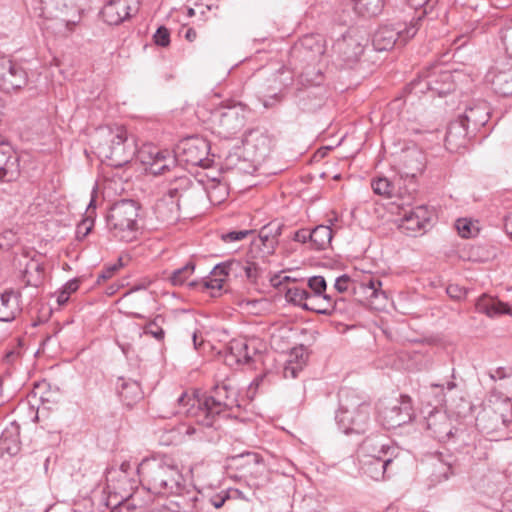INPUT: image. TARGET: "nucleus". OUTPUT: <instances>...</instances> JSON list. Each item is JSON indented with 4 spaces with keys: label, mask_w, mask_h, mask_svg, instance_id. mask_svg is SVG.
Listing matches in <instances>:
<instances>
[{
    "label": "nucleus",
    "mask_w": 512,
    "mask_h": 512,
    "mask_svg": "<svg viewBox=\"0 0 512 512\" xmlns=\"http://www.w3.org/2000/svg\"><path fill=\"white\" fill-rule=\"evenodd\" d=\"M236 395L235 389L226 383L216 385L211 395L202 400L183 393L178 398L179 413L195 419L199 425L212 427L223 411L237 405Z\"/></svg>",
    "instance_id": "obj_1"
},
{
    "label": "nucleus",
    "mask_w": 512,
    "mask_h": 512,
    "mask_svg": "<svg viewBox=\"0 0 512 512\" xmlns=\"http://www.w3.org/2000/svg\"><path fill=\"white\" fill-rule=\"evenodd\" d=\"M138 473L148 490L159 495H178L185 488L184 478L179 469L159 460H144L138 467Z\"/></svg>",
    "instance_id": "obj_2"
},
{
    "label": "nucleus",
    "mask_w": 512,
    "mask_h": 512,
    "mask_svg": "<svg viewBox=\"0 0 512 512\" xmlns=\"http://www.w3.org/2000/svg\"><path fill=\"white\" fill-rule=\"evenodd\" d=\"M93 147L100 157L109 161V165L121 167L128 163L134 154L128 148L127 130L121 125H107L96 129L92 137Z\"/></svg>",
    "instance_id": "obj_3"
},
{
    "label": "nucleus",
    "mask_w": 512,
    "mask_h": 512,
    "mask_svg": "<svg viewBox=\"0 0 512 512\" xmlns=\"http://www.w3.org/2000/svg\"><path fill=\"white\" fill-rule=\"evenodd\" d=\"M372 408L369 402L351 390L340 393V408L336 414L339 427L345 434H363L371 424Z\"/></svg>",
    "instance_id": "obj_4"
},
{
    "label": "nucleus",
    "mask_w": 512,
    "mask_h": 512,
    "mask_svg": "<svg viewBox=\"0 0 512 512\" xmlns=\"http://www.w3.org/2000/svg\"><path fill=\"white\" fill-rule=\"evenodd\" d=\"M80 0H42L43 26L57 36H67L81 20Z\"/></svg>",
    "instance_id": "obj_5"
},
{
    "label": "nucleus",
    "mask_w": 512,
    "mask_h": 512,
    "mask_svg": "<svg viewBox=\"0 0 512 512\" xmlns=\"http://www.w3.org/2000/svg\"><path fill=\"white\" fill-rule=\"evenodd\" d=\"M139 206L133 200L115 203L107 216V223L113 236L123 242H132L138 234Z\"/></svg>",
    "instance_id": "obj_6"
},
{
    "label": "nucleus",
    "mask_w": 512,
    "mask_h": 512,
    "mask_svg": "<svg viewBox=\"0 0 512 512\" xmlns=\"http://www.w3.org/2000/svg\"><path fill=\"white\" fill-rule=\"evenodd\" d=\"M246 114L247 109L241 103L221 105L211 112L210 122L219 135L230 137L244 127Z\"/></svg>",
    "instance_id": "obj_7"
},
{
    "label": "nucleus",
    "mask_w": 512,
    "mask_h": 512,
    "mask_svg": "<svg viewBox=\"0 0 512 512\" xmlns=\"http://www.w3.org/2000/svg\"><path fill=\"white\" fill-rule=\"evenodd\" d=\"M410 87L415 94L434 91L439 96H443L455 89L454 75L451 71L436 65L414 79Z\"/></svg>",
    "instance_id": "obj_8"
},
{
    "label": "nucleus",
    "mask_w": 512,
    "mask_h": 512,
    "mask_svg": "<svg viewBox=\"0 0 512 512\" xmlns=\"http://www.w3.org/2000/svg\"><path fill=\"white\" fill-rule=\"evenodd\" d=\"M379 415L388 429L409 423L414 417L412 400L401 395L399 399L387 401L380 406Z\"/></svg>",
    "instance_id": "obj_9"
},
{
    "label": "nucleus",
    "mask_w": 512,
    "mask_h": 512,
    "mask_svg": "<svg viewBox=\"0 0 512 512\" xmlns=\"http://www.w3.org/2000/svg\"><path fill=\"white\" fill-rule=\"evenodd\" d=\"M426 12V9H424L421 14L417 16L415 22H412L405 31L398 30L392 26L380 27L373 35L372 44L375 50L388 51L395 46L397 41L405 43L408 39L414 37L418 30L419 21Z\"/></svg>",
    "instance_id": "obj_10"
},
{
    "label": "nucleus",
    "mask_w": 512,
    "mask_h": 512,
    "mask_svg": "<svg viewBox=\"0 0 512 512\" xmlns=\"http://www.w3.org/2000/svg\"><path fill=\"white\" fill-rule=\"evenodd\" d=\"M209 152V141L198 136L183 139L177 147V154L181 161L192 166L208 167Z\"/></svg>",
    "instance_id": "obj_11"
},
{
    "label": "nucleus",
    "mask_w": 512,
    "mask_h": 512,
    "mask_svg": "<svg viewBox=\"0 0 512 512\" xmlns=\"http://www.w3.org/2000/svg\"><path fill=\"white\" fill-rule=\"evenodd\" d=\"M28 83V74L22 64L9 57H0V90L5 93L17 92Z\"/></svg>",
    "instance_id": "obj_12"
},
{
    "label": "nucleus",
    "mask_w": 512,
    "mask_h": 512,
    "mask_svg": "<svg viewBox=\"0 0 512 512\" xmlns=\"http://www.w3.org/2000/svg\"><path fill=\"white\" fill-rule=\"evenodd\" d=\"M118 302L126 315L140 319L145 318L146 312L154 308L156 304L155 297L151 292L138 287L126 292Z\"/></svg>",
    "instance_id": "obj_13"
},
{
    "label": "nucleus",
    "mask_w": 512,
    "mask_h": 512,
    "mask_svg": "<svg viewBox=\"0 0 512 512\" xmlns=\"http://www.w3.org/2000/svg\"><path fill=\"white\" fill-rule=\"evenodd\" d=\"M139 157L145 165V170L153 175H161L177 168L176 157L167 150L160 151L155 147H148L140 151Z\"/></svg>",
    "instance_id": "obj_14"
},
{
    "label": "nucleus",
    "mask_w": 512,
    "mask_h": 512,
    "mask_svg": "<svg viewBox=\"0 0 512 512\" xmlns=\"http://www.w3.org/2000/svg\"><path fill=\"white\" fill-rule=\"evenodd\" d=\"M139 0H109L101 10L104 21L118 25L137 12Z\"/></svg>",
    "instance_id": "obj_15"
},
{
    "label": "nucleus",
    "mask_w": 512,
    "mask_h": 512,
    "mask_svg": "<svg viewBox=\"0 0 512 512\" xmlns=\"http://www.w3.org/2000/svg\"><path fill=\"white\" fill-rule=\"evenodd\" d=\"M200 190L199 185L193 186L191 180L186 175H177L167 190V196L171 199V203L177 207L188 204L196 192Z\"/></svg>",
    "instance_id": "obj_16"
},
{
    "label": "nucleus",
    "mask_w": 512,
    "mask_h": 512,
    "mask_svg": "<svg viewBox=\"0 0 512 512\" xmlns=\"http://www.w3.org/2000/svg\"><path fill=\"white\" fill-rule=\"evenodd\" d=\"M426 428L440 441H446L453 435L449 416L440 410H434L425 418Z\"/></svg>",
    "instance_id": "obj_17"
},
{
    "label": "nucleus",
    "mask_w": 512,
    "mask_h": 512,
    "mask_svg": "<svg viewBox=\"0 0 512 512\" xmlns=\"http://www.w3.org/2000/svg\"><path fill=\"white\" fill-rule=\"evenodd\" d=\"M344 301V298H333L330 294H323V296L309 295L308 300L304 304V309L318 314L332 315L333 313L341 312L339 306Z\"/></svg>",
    "instance_id": "obj_18"
},
{
    "label": "nucleus",
    "mask_w": 512,
    "mask_h": 512,
    "mask_svg": "<svg viewBox=\"0 0 512 512\" xmlns=\"http://www.w3.org/2000/svg\"><path fill=\"white\" fill-rule=\"evenodd\" d=\"M490 117V108L485 101H479L468 107L459 118L471 129L475 131L484 126Z\"/></svg>",
    "instance_id": "obj_19"
},
{
    "label": "nucleus",
    "mask_w": 512,
    "mask_h": 512,
    "mask_svg": "<svg viewBox=\"0 0 512 512\" xmlns=\"http://www.w3.org/2000/svg\"><path fill=\"white\" fill-rule=\"evenodd\" d=\"M476 310L490 318L502 315H512V304L502 302L498 298L483 294L476 301Z\"/></svg>",
    "instance_id": "obj_20"
},
{
    "label": "nucleus",
    "mask_w": 512,
    "mask_h": 512,
    "mask_svg": "<svg viewBox=\"0 0 512 512\" xmlns=\"http://www.w3.org/2000/svg\"><path fill=\"white\" fill-rule=\"evenodd\" d=\"M395 448L381 443L378 440L366 439L359 450L360 459H370L371 461H378L385 458H393Z\"/></svg>",
    "instance_id": "obj_21"
},
{
    "label": "nucleus",
    "mask_w": 512,
    "mask_h": 512,
    "mask_svg": "<svg viewBox=\"0 0 512 512\" xmlns=\"http://www.w3.org/2000/svg\"><path fill=\"white\" fill-rule=\"evenodd\" d=\"M430 216L426 207L417 206L412 210L405 212L400 219L399 227L408 232H417L425 228L429 222Z\"/></svg>",
    "instance_id": "obj_22"
},
{
    "label": "nucleus",
    "mask_w": 512,
    "mask_h": 512,
    "mask_svg": "<svg viewBox=\"0 0 512 512\" xmlns=\"http://www.w3.org/2000/svg\"><path fill=\"white\" fill-rule=\"evenodd\" d=\"M20 427L15 423H11L4 429L0 437V454L9 457L15 456L20 451Z\"/></svg>",
    "instance_id": "obj_23"
},
{
    "label": "nucleus",
    "mask_w": 512,
    "mask_h": 512,
    "mask_svg": "<svg viewBox=\"0 0 512 512\" xmlns=\"http://www.w3.org/2000/svg\"><path fill=\"white\" fill-rule=\"evenodd\" d=\"M471 129L460 119L451 122L445 137L447 149L455 151L464 146Z\"/></svg>",
    "instance_id": "obj_24"
},
{
    "label": "nucleus",
    "mask_w": 512,
    "mask_h": 512,
    "mask_svg": "<svg viewBox=\"0 0 512 512\" xmlns=\"http://www.w3.org/2000/svg\"><path fill=\"white\" fill-rule=\"evenodd\" d=\"M19 176L18 159L12 155L11 150L0 144V180L11 182Z\"/></svg>",
    "instance_id": "obj_25"
},
{
    "label": "nucleus",
    "mask_w": 512,
    "mask_h": 512,
    "mask_svg": "<svg viewBox=\"0 0 512 512\" xmlns=\"http://www.w3.org/2000/svg\"><path fill=\"white\" fill-rule=\"evenodd\" d=\"M20 294L15 291H5L0 294V321L9 322L20 313Z\"/></svg>",
    "instance_id": "obj_26"
},
{
    "label": "nucleus",
    "mask_w": 512,
    "mask_h": 512,
    "mask_svg": "<svg viewBox=\"0 0 512 512\" xmlns=\"http://www.w3.org/2000/svg\"><path fill=\"white\" fill-rule=\"evenodd\" d=\"M23 279L28 286L39 287L45 279V267L41 256L29 259L23 270Z\"/></svg>",
    "instance_id": "obj_27"
},
{
    "label": "nucleus",
    "mask_w": 512,
    "mask_h": 512,
    "mask_svg": "<svg viewBox=\"0 0 512 512\" xmlns=\"http://www.w3.org/2000/svg\"><path fill=\"white\" fill-rule=\"evenodd\" d=\"M356 282L358 283L359 289L364 293L365 299L371 303H374L375 300L380 298L384 300L387 298L385 291L382 290V282L372 274H364L362 278Z\"/></svg>",
    "instance_id": "obj_28"
},
{
    "label": "nucleus",
    "mask_w": 512,
    "mask_h": 512,
    "mask_svg": "<svg viewBox=\"0 0 512 512\" xmlns=\"http://www.w3.org/2000/svg\"><path fill=\"white\" fill-rule=\"evenodd\" d=\"M402 163L405 175L415 177L424 169V155L418 148L407 149L403 152Z\"/></svg>",
    "instance_id": "obj_29"
},
{
    "label": "nucleus",
    "mask_w": 512,
    "mask_h": 512,
    "mask_svg": "<svg viewBox=\"0 0 512 512\" xmlns=\"http://www.w3.org/2000/svg\"><path fill=\"white\" fill-rule=\"evenodd\" d=\"M361 469L365 475L375 481L385 479V474L389 471V467L393 464V458L380 459L371 461L370 459H360Z\"/></svg>",
    "instance_id": "obj_30"
},
{
    "label": "nucleus",
    "mask_w": 512,
    "mask_h": 512,
    "mask_svg": "<svg viewBox=\"0 0 512 512\" xmlns=\"http://www.w3.org/2000/svg\"><path fill=\"white\" fill-rule=\"evenodd\" d=\"M335 49L343 55L344 60L347 62L356 61L363 52L360 43L351 36H345L338 40L335 44Z\"/></svg>",
    "instance_id": "obj_31"
},
{
    "label": "nucleus",
    "mask_w": 512,
    "mask_h": 512,
    "mask_svg": "<svg viewBox=\"0 0 512 512\" xmlns=\"http://www.w3.org/2000/svg\"><path fill=\"white\" fill-rule=\"evenodd\" d=\"M209 201L213 205H219L227 198L229 191L226 183L216 179H208L203 186Z\"/></svg>",
    "instance_id": "obj_32"
},
{
    "label": "nucleus",
    "mask_w": 512,
    "mask_h": 512,
    "mask_svg": "<svg viewBox=\"0 0 512 512\" xmlns=\"http://www.w3.org/2000/svg\"><path fill=\"white\" fill-rule=\"evenodd\" d=\"M306 364V358L302 349H295L286 360L283 375L286 379H294L298 376L299 372L302 371Z\"/></svg>",
    "instance_id": "obj_33"
},
{
    "label": "nucleus",
    "mask_w": 512,
    "mask_h": 512,
    "mask_svg": "<svg viewBox=\"0 0 512 512\" xmlns=\"http://www.w3.org/2000/svg\"><path fill=\"white\" fill-rule=\"evenodd\" d=\"M118 390L120 396L127 405H132L134 402L142 398L141 387L137 381L120 378Z\"/></svg>",
    "instance_id": "obj_34"
},
{
    "label": "nucleus",
    "mask_w": 512,
    "mask_h": 512,
    "mask_svg": "<svg viewBox=\"0 0 512 512\" xmlns=\"http://www.w3.org/2000/svg\"><path fill=\"white\" fill-rule=\"evenodd\" d=\"M489 376L495 382H498V388L504 389L501 394L505 398L512 396V368L498 367L489 373Z\"/></svg>",
    "instance_id": "obj_35"
},
{
    "label": "nucleus",
    "mask_w": 512,
    "mask_h": 512,
    "mask_svg": "<svg viewBox=\"0 0 512 512\" xmlns=\"http://www.w3.org/2000/svg\"><path fill=\"white\" fill-rule=\"evenodd\" d=\"M493 89L496 93L502 96H508L512 94V67L505 70L499 71L494 74L491 78Z\"/></svg>",
    "instance_id": "obj_36"
},
{
    "label": "nucleus",
    "mask_w": 512,
    "mask_h": 512,
    "mask_svg": "<svg viewBox=\"0 0 512 512\" xmlns=\"http://www.w3.org/2000/svg\"><path fill=\"white\" fill-rule=\"evenodd\" d=\"M333 232L330 226L319 225L310 231V241L318 250L325 249L331 242Z\"/></svg>",
    "instance_id": "obj_37"
},
{
    "label": "nucleus",
    "mask_w": 512,
    "mask_h": 512,
    "mask_svg": "<svg viewBox=\"0 0 512 512\" xmlns=\"http://www.w3.org/2000/svg\"><path fill=\"white\" fill-rule=\"evenodd\" d=\"M247 349L245 338L233 339L229 344V353L226 355V361L229 363L245 364Z\"/></svg>",
    "instance_id": "obj_38"
},
{
    "label": "nucleus",
    "mask_w": 512,
    "mask_h": 512,
    "mask_svg": "<svg viewBox=\"0 0 512 512\" xmlns=\"http://www.w3.org/2000/svg\"><path fill=\"white\" fill-rule=\"evenodd\" d=\"M384 7V0H354V8L362 16L378 15Z\"/></svg>",
    "instance_id": "obj_39"
},
{
    "label": "nucleus",
    "mask_w": 512,
    "mask_h": 512,
    "mask_svg": "<svg viewBox=\"0 0 512 512\" xmlns=\"http://www.w3.org/2000/svg\"><path fill=\"white\" fill-rule=\"evenodd\" d=\"M277 244L278 240L272 239L268 236L265 237V235L259 233L258 237L255 238L251 243V252L256 251L264 257L272 254Z\"/></svg>",
    "instance_id": "obj_40"
},
{
    "label": "nucleus",
    "mask_w": 512,
    "mask_h": 512,
    "mask_svg": "<svg viewBox=\"0 0 512 512\" xmlns=\"http://www.w3.org/2000/svg\"><path fill=\"white\" fill-rule=\"evenodd\" d=\"M200 432V429H197L193 426L181 424L176 428L170 430L168 432L167 438L161 439V443L165 445L175 444L181 440L183 435L192 436Z\"/></svg>",
    "instance_id": "obj_41"
},
{
    "label": "nucleus",
    "mask_w": 512,
    "mask_h": 512,
    "mask_svg": "<svg viewBox=\"0 0 512 512\" xmlns=\"http://www.w3.org/2000/svg\"><path fill=\"white\" fill-rule=\"evenodd\" d=\"M373 192L385 198H392L395 195V185L386 177H377L372 180Z\"/></svg>",
    "instance_id": "obj_42"
},
{
    "label": "nucleus",
    "mask_w": 512,
    "mask_h": 512,
    "mask_svg": "<svg viewBox=\"0 0 512 512\" xmlns=\"http://www.w3.org/2000/svg\"><path fill=\"white\" fill-rule=\"evenodd\" d=\"M310 293L302 287L291 286L285 292V298L288 302L293 303L304 309V304L308 300Z\"/></svg>",
    "instance_id": "obj_43"
},
{
    "label": "nucleus",
    "mask_w": 512,
    "mask_h": 512,
    "mask_svg": "<svg viewBox=\"0 0 512 512\" xmlns=\"http://www.w3.org/2000/svg\"><path fill=\"white\" fill-rule=\"evenodd\" d=\"M93 204L94 200L91 199L87 208L86 217L77 225L76 235L79 240L84 239L91 232L94 226V218L92 215L94 213V208L91 209Z\"/></svg>",
    "instance_id": "obj_44"
},
{
    "label": "nucleus",
    "mask_w": 512,
    "mask_h": 512,
    "mask_svg": "<svg viewBox=\"0 0 512 512\" xmlns=\"http://www.w3.org/2000/svg\"><path fill=\"white\" fill-rule=\"evenodd\" d=\"M194 270V262L189 261L183 267L174 270L169 279L174 286L183 285L188 280V278L193 274Z\"/></svg>",
    "instance_id": "obj_45"
},
{
    "label": "nucleus",
    "mask_w": 512,
    "mask_h": 512,
    "mask_svg": "<svg viewBox=\"0 0 512 512\" xmlns=\"http://www.w3.org/2000/svg\"><path fill=\"white\" fill-rule=\"evenodd\" d=\"M164 318L161 315H157L152 321H150L144 328V333L152 336L158 341L164 339L165 331L162 327Z\"/></svg>",
    "instance_id": "obj_46"
},
{
    "label": "nucleus",
    "mask_w": 512,
    "mask_h": 512,
    "mask_svg": "<svg viewBox=\"0 0 512 512\" xmlns=\"http://www.w3.org/2000/svg\"><path fill=\"white\" fill-rule=\"evenodd\" d=\"M455 227L462 238H470L478 233V227L475 223L467 218L458 219Z\"/></svg>",
    "instance_id": "obj_47"
},
{
    "label": "nucleus",
    "mask_w": 512,
    "mask_h": 512,
    "mask_svg": "<svg viewBox=\"0 0 512 512\" xmlns=\"http://www.w3.org/2000/svg\"><path fill=\"white\" fill-rule=\"evenodd\" d=\"M247 344V353H245V364L250 365L257 361L258 358H260V346L262 345L261 342L256 339H246Z\"/></svg>",
    "instance_id": "obj_48"
},
{
    "label": "nucleus",
    "mask_w": 512,
    "mask_h": 512,
    "mask_svg": "<svg viewBox=\"0 0 512 512\" xmlns=\"http://www.w3.org/2000/svg\"><path fill=\"white\" fill-rule=\"evenodd\" d=\"M275 82L278 83V86L274 87V90H279V92L293 83L292 73L285 67H282L275 74Z\"/></svg>",
    "instance_id": "obj_49"
},
{
    "label": "nucleus",
    "mask_w": 512,
    "mask_h": 512,
    "mask_svg": "<svg viewBox=\"0 0 512 512\" xmlns=\"http://www.w3.org/2000/svg\"><path fill=\"white\" fill-rule=\"evenodd\" d=\"M308 287L312 291L310 295L323 296V294H327V284L323 276H313L309 278Z\"/></svg>",
    "instance_id": "obj_50"
},
{
    "label": "nucleus",
    "mask_w": 512,
    "mask_h": 512,
    "mask_svg": "<svg viewBox=\"0 0 512 512\" xmlns=\"http://www.w3.org/2000/svg\"><path fill=\"white\" fill-rule=\"evenodd\" d=\"M240 266V263L238 261H228L225 263H221L216 265L213 270L211 271V274L217 277H223L224 279L229 274L230 271L236 269Z\"/></svg>",
    "instance_id": "obj_51"
},
{
    "label": "nucleus",
    "mask_w": 512,
    "mask_h": 512,
    "mask_svg": "<svg viewBox=\"0 0 512 512\" xmlns=\"http://www.w3.org/2000/svg\"><path fill=\"white\" fill-rule=\"evenodd\" d=\"M283 225L278 221H271L267 225L263 226L260 229L261 234L265 235V237H270L272 239L278 240V237L281 235Z\"/></svg>",
    "instance_id": "obj_52"
},
{
    "label": "nucleus",
    "mask_w": 512,
    "mask_h": 512,
    "mask_svg": "<svg viewBox=\"0 0 512 512\" xmlns=\"http://www.w3.org/2000/svg\"><path fill=\"white\" fill-rule=\"evenodd\" d=\"M356 283V280H352L348 275L343 274L336 278L334 288L339 293L347 292L350 287Z\"/></svg>",
    "instance_id": "obj_53"
},
{
    "label": "nucleus",
    "mask_w": 512,
    "mask_h": 512,
    "mask_svg": "<svg viewBox=\"0 0 512 512\" xmlns=\"http://www.w3.org/2000/svg\"><path fill=\"white\" fill-rule=\"evenodd\" d=\"M251 233V230L230 231L227 233H223L221 235V239L225 243L235 242L246 238Z\"/></svg>",
    "instance_id": "obj_54"
},
{
    "label": "nucleus",
    "mask_w": 512,
    "mask_h": 512,
    "mask_svg": "<svg viewBox=\"0 0 512 512\" xmlns=\"http://www.w3.org/2000/svg\"><path fill=\"white\" fill-rule=\"evenodd\" d=\"M154 41L157 45L166 47L170 43V33L168 29L159 27L154 34Z\"/></svg>",
    "instance_id": "obj_55"
},
{
    "label": "nucleus",
    "mask_w": 512,
    "mask_h": 512,
    "mask_svg": "<svg viewBox=\"0 0 512 512\" xmlns=\"http://www.w3.org/2000/svg\"><path fill=\"white\" fill-rule=\"evenodd\" d=\"M447 294L450 298L455 300H462L466 297L467 291L465 288L458 284H450L446 289Z\"/></svg>",
    "instance_id": "obj_56"
},
{
    "label": "nucleus",
    "mask_w": 512,
    "mask_h": 512,
    "mask_svg": "<svg viewBox=\"0 0 512 512\" xmlns=\"http://www.w3.org/2000/svg\"><path fill=\"white\" fill-rule=\"evenodd\" d=\"M121 266V259H119L117 263L105 267V269L98 276V282L100 280L110 279L121 268Z\"/></svg>",
    "instance_id": "obj_57"
},
{
    "label": "nucleus",
    "mask_w": 512,
    "mask_h": 512,
    "mask_svg": "<svg viewBox=\"0 0 512 512\" xmlns=\"http://www.w3.org/2000/svg\"><path fill=\"white\" fill-rule=\"evenodd\" d=\"M223 283H224L223 277H217V276L210 274V277L205 282V286L208 289L221 290L223 287Z\"/></svg>",
    "instance_id": "obj_58"
},
{
    "label": "nucleus",
    "mask_w": 512,
    "mask_h": 512,
    "mask_svg": "<svg viewBox=\"0 0 512 512\" xmlns=\"http://www.w3.org/2000/svg\"><path fill=\"white\" fill-rule=\"evenodd\" d=\"M245 271L246 277L251 280L255 281L258 276V268L255 263H247L246 266L243 267Z\"/></svg>",
    "instance_id": "obj_59"
},
{
    "label": "nucleus",
    "mask_w": 512,
    "mask_h": 512,
    "mask_svg": "<svg viewBox=\"0 0 512 512\" xmlns=\"http://www.w3.org/2000/svg\"><path fill=\"white\" fill-rule=\"evenodd\" d=\"M294 241L305 243L308 239L310 240V231L308 230H298L294 233L293 236Z\"/></svg>",
    "instance_id": "obj_60"
},
{
    "label": "nucleus",
    "mask_w": 512,
    "mask_h": 512,
    "mask_svg": "<svg viewBox=\"0 0 512 512\" xmlns=\"http://www.w3.org/2000/svg\"><path fill=\"white\" fill-rule=\"evenodd\" d=\"M79 287V283H78V280L76 279H73V280H70L68 281L64 286H63V291L64 292H67V294L70 296L71 293L75 292Z\"/></svg>",
    "instance_id": "obj_61"
},
{
    "label": "nucleus",
    "mask_w": 512,
    "mask_h": 512,
    "mask_svg": "<svg viewBox=\"0 0 512 512\" xmlns=\"http://www.w3.org/2000/svg\"><path fill=\"white\" fill-rule=\"evenodd\" d=\"M429 1L430 0H407L408 4L416 10L418 8L426 6L429 3Z\"/></svg>",
    "instance_id": "obj_62"
},
{
    "label": "nucleus",
    "mask_w": 512,
    "mask_h": 512,
    "mask_svg": "<svg viewBox=\"0 0 512 512\" xmlns=\"http://www.w3.org/2000/svg\"><path fill=\"white\" fill-rule=\"evenodd\" d=\"M228 497L225 496V497H222V496H216L214 498H212L210 501H211V504L216 508V509H219L223 506V504L225 503L226 499Z\"/></svg>",
    "instance_id": "obj_63"
},
{
    "label": "nucleus",
    "mask_w": 512,
    "mask_h": 512,
    "mask_svg": "<svg viewBox=\"0 0 512 512\" xmlns=\"http://www.w3.org/2000/svg\"><path fill=\"white\" fill-rule=\"evenodd\" d=\"M69 300V295L67 292L61 290L57 295V303L59 305H64Z\"/></svg>",
    "instance_id": "obj_64"
}]
</instances>
